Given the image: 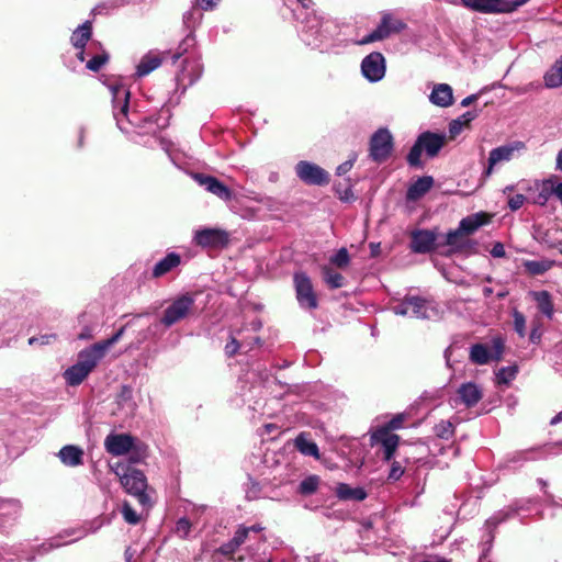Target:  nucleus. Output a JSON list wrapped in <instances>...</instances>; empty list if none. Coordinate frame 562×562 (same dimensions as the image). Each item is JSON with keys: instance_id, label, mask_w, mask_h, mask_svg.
<instances>
[{"instance_id": "obj_15", "label": "nucleus", "mask_w": 562, "mask_h": 562, "mask_svg": "<svg viewBox=\"0 0 562 562\" xmlns=\"http://www.w3.org/2000/svg\"><path fill=\"white\" fill-rule=\"evenodd\" d=\"M192 178L207 192L216 195L218 199L225 202H228L234 198V194L229 188L213 176L196 172L192 175Z\"/></svg>"}, {"instance_id": "obj_56", "label": "nucleus", "mask_w": 562, "mask_h": 562, "mask_svg": "<svg viewBox=\"0 0 562 562\" xmlns=\"http://www.w3.org/2000/svg\"><path fill=\"white\" fill-rule=\"evenodd\" d=\"M245 346V342H239L237 338L232 334L231 340L225 346V353L227 357H233L237 351Z\"/></svg>"}, {"instance_id": "obj_43", "label": "nucleus", "mask_w": 562, "mask_h": 562, "mask_svg": "<svg viewBox=\"0 0 562 562\" xmlns=\"http://www.w3.org/2000/svg\"><path fill=\"white\" fill-rule=\"evenodd\" d=\"M434 431L438 438L449 440L454 435V426L449 420H440L434 427Z\"/></svg>"}, {"instance_id": "obj_42", "label": "nucleus", "mask_w": 562, "mask_h": 562, "mask_svg": "<svg viewBox=\"0 0 562 562\" xmlns=\"http://www.w3.org/2000/svg\"><path fill=\"white\" fill-rule=\"evenodd\" d=\"M525 269L533 276L543 274L552 267L550 260H528L524 263Z\"/></svg>"}, {"instance_id": "obj_18", "label": "nucleus", "mask_w": 562, "mask_h": 562, "mask_svg": "<svg viewBox=\"0 0 562 562\" xmlns=\"http://www.w3.org/2000/svg\"><path fill=\"white\" fill-rule=\"evenodd\" d=\"M203 72V66L199 58H186L183 61V67L180 74L177 76L178 85L187 86L193 85Z\"/></svg>"}, {"instance_id": "obj_4", "label": "nucleus", "mask_w": 562, "mask_h": 562, "mask_svg": "<svg viewBox=\"0 0 562 562\" xmlns=\"http://www.w3.org/2000/svg\"><path fill=\"white\" fill-rule=\"evenodd\" d=\"M114 472L120 476L121 484L126 493L133 495L143 507L151 505L150 497L146 493L147 480L140 470L130 469L123 463H117Z\"/></svg>"}, {"instance_id": "obj_28", "label": "nucleus", "mask_w": 562, "mask_h": 562, "mask_svg": "<svg viewBox=\"0 0 562 562\" xmlns=\"http://www.w3.org/2000/svg\"><path fill=\"white\" fill-rule=\"evenodd\" d=\"M488 215L483 212L471 214L462 218L459 223V232L463 235H471L475 233L480 227L488 223Z\"/></svg>"}, {"instance_id": "obj_20", "label": "nucleus", "mask_w": 562, "mask_h": 562, "mask_svg": "<svg viewBox=\"0 0 562 562\" xmlns=\"http://www.w3.org/2000/svg\"><path fill=\"white\" fill-rule=\"evenodd\" d=\"M105 355L106 351L103 349V347L99 342H95L90 347L82 349L78 353L77 362L85 367L89 372H92V370L105 357Z\"/></svg>"}, {"instance_id": "obj_29", "label": "nucleus", "mask_w": 562, "mask_h": 562, "mask_svg": "<svg viewBox=\"0 0 562 562\" xmlns=\"http://www.w3.org/2000/svg\"><path fill=\"white\" fill-rule=\"evenodd\" d=\"M373 439L381 442L383 448V458L384 460L390 461L398 446V436L381 430L373 435Z\"/></svg>"}, {"instance_id": "obj_47", "label": "nucleus", "mask_w": 562, "mask_h": 562, "mask_svg": "<svg viewBox=\"0 0 562 562\" xmlns=\"http://www.w3.org/2000/svg\"><path fill=\"white\" fill-rule=\"evenodd\" d=\"M109 55L102 50L100 54L93 55L86 64V67L91 71H99L101 67L108 61Z\"/></svg>"}, {"instance_id": "obj_49", "label": "nucleus", "mask_w": 562, "mask_h": 562, "mask_svg": "<svg viewBox=\"0 0 562 562\" xmlns=\"http://www.w3.org/2000/svg\"><path fill=\"white\" fill-rule=\"evenodd\" d=\"M543 457V453L540 449H529L516 452L514 457L512 458V461H529V460H537L541 459Z\"/></svg>"}, {"instance_id": "obj_22", "label": "nucleus", "mask_w": 562, "mask_h": 562, "mask_svg": "<svg viewBox=\"0 0 562 562\" xmlns=\"http://www.w3.org/2000/svg\"><path fill=\"white\" fill-rule=\"evenodd\" d=\"M85 536L83 530H75V529H68L64 532L59 533L58 536L49 539L47 542H44L38 551L41 553H47L52 549L59 548L65 544H69Z\"/></svg>"}, {"instance_id": "obj_46", "label": "nucleus", "mask_w": 562, "mask_h": 562, "mask_svg": "<svg viewBox=\"0 0 562 562\" xmlns=\"http://www.w3.org/2000/svg\"><path fill=\"white\" fill-rule=\"evenodd\" d=\"M517 372H518V369L515 366L503 367L496 373L497 382L501 384H508L510 381H513L516 378Z\"/></svg>"}, {"instance_id": "obj_32", "label": "nucleus", "mask_w": 562, "mask_h": 562, "mask_svg": "<svg viewBox=\"0 0 562 562\" xmlns=\"http://www.w3.org/2000/svg\"><path fill=\"white\" fill-rule=\"evenodd\" d=\"M162 58L159 53L149 52L144 55L136 67V75L145 77L161 65Z\"/></svg>"}, {"instance_id": "obj_12", "label": "nucleus", "mask_w": 562, "mask_h": 562, "mask_svg": "<svg viewBox=\"0 0 562 562\" xmlns=\"http://www.w3.org/2000/svg\"><path fill=\"white\" fill-rule=\"evenodd\" d=\"M297 178L310 186H325L329 182V173L318 165L301 160L295 165Z\"/></svg>"}, {"instance_id": "obj_57", "label": "nucleus", "mask_w": 562, "mask_h": 562, "mask_svg": "<svg viewBox=\"0 0 562 562\" xmlns=\"http://www.w3.org/2000/svg\"><path fill=\"white\" fill-rule=\"evenodd\" d=\"M525 201H526V196L524 194H520V193L515 194L512 198H509L508 207L512 211H517L524 205Z\"/></svg>"}, {"instance_id": "obj_64", "label": "nucleus", "mask_w": 562, "mask_h": 562, "mask_svg": "<svg viewBox=\"0 0 562 562\" xmlns=\"http://www.w3.org/2000/svg\"><path fill=\"white\" fill-rule=\"evenodd\" d=\"M403 422H404V416L403 415H397L396 417L392 418L389 422V428H391V429H398V428L402 427Z\"/></svg>"}, {"instance_id": "obj_23", "label": "nucleus", "mask_w": 562, "mask_h": 562, "mask_svg": "<svg viewBox=\"0 0 562 562\" xmlns=\"http://www.w3.org/2000/svg\"><path fill=\"white\" fill-rule=\"evenodd\" d=\"M22 505L16 498L0 497V524L12 525L20 517Z\"/></svg>"}, {"instance_id": "obj_17", "label": "nucleus", "mask_w": 562, "mask_h": 562, "mask_svg": "<svg viewBox=\"0 0 562 562\" xmlns=\"http://www.w3.org/2000/svg\"><path fill=\"white\" fill-rule=\"evenodd\" d=\"M437 234L429 229H417L412 233L411 249L415 254H427L435 249Z\"/></svg>"}, {"instance_id": "obj_38", "label": "nucleus", "mask_w": 562, "mask_h": 562, "mask_svg": "<svg viewBox=\"0 0 562 562\" xmlns=\"http://www.w3.org/2000/svg\"><path fill=\"white\" fill-rule=\"evenodd\" d=\"M536 188L538 192L533 198V203L540 206H544L552 195V180L548 179L542 181L541 183H537Z\"/></svg>"}, {"instance_id": "obj_2", "label": "nucleus", "mask_w": 562, "mask_h": 562, "mask_svg": "<svg viewBox=\"0 0 562 562\" xmlns=\"http://www.w3.org/2000/svg\"><path fill=\"white\" fill-rule=\"evenodd\" d=\"M263 528L260 525L244 526L240 525L236 529L233 538L223 543L218 551L223 555H232L240 548H243L250 558L258 554L261 547L266 542V537L262 533Z\"/></svg>"}, {"instance_id": "obj_9", "label": "nucleus", "mask_w": 562, "mask_h": 562, "mask_svg": "<svg viewBox=\"0 0 562 562\" xmlns=\"http://www.w3.org/2000/svg\"><path fill=\"white\" fill-rule=\"evenodd\" d=\"M369 156L378 162H384L392 154L393 150V136L391 132L385 128H379L370 138Z\"/></svg>"}, {"instance_id": "obj_51", "label": "nucleus", "mask_w": 562, "mask_h": 562, "mask_svg": "<svg viewBox=\"0 0 562 562\" xmlns=\"http://www.w3.org/2000/svg\"><path fill=\"white\" fill-rule=\"evenodd\" d=\"M350 261L349 254L346 248H340L334 256L330 257V263L338 268H345Z\"/></svg>"}, {"instance_id": "obj_6", "label": "nucleus", "mask_w": 562, "mask_h": 562, "mask_svg": "<svg viewBox=\"0 0 562 562\" xmlns=\"http://www.w3.org/2000/svg\"><path fill=\"white\" fill-rule=\"evenodd\" d=\"M529 1L530 0H461L464 7L487 14L512 13Z\"/></svg>"}, {"instance_id": "obj_14", "label": "nucleus", "mask_w": 562, "mask_h": 562, "mask_svg": "<svg viewBox=\"0 0 562 562\" xmlns=\"http://www.w3.org/2000/svg\"><path fill=\"white\" fill-rule=\"evenodd\" d=\"M386 65L384 56L379 52L367 55L361 61V72L370 82H378L385 76Z\"/></svg>"}, {"instance_id": "obj_5", "label": "nucleus", "mask_w": 562, "mask_h": 562, "mask_svg": "<svg viewBox=\"0 0 562 562\" xmlns=\"http://www.w3.org/2000/svg\"><path fill=\"white\" fill-rule=\"evenodd\" d=\"M505 350L504 339L499 336L493 337L491 345L474 344L470 348L469 358L477 366L487 364L490 361H499Z\"/></svg>"}, {"instance_id": "obj_62", "label": "nucleus", "mask_w": 562, "mask_h": 562, "mask_svg": "<svg viewBox=\"0 0 562 562\" xmlns=\"http://www.w3.org/2000/svg\"><path fill=\"white\" fill-rule=\"evenodd\" d=\"M403 473L404 471L402 467L398 463H393L389 474V479L398 480Z\"/></svg>"}, {"instance_id": "obj_59", "label": "nucleus", "mask_w": 562, "mask_h": 562, "mask_svg": "<svg viewBox=\"0 0 562 562\" xmlns=\"http://www.w3.org/2000/svg\"><path fill=\"white\" fill-rule=\"evenodd\" d=\"M463 127H464V125L462 124L461 119L452 120L449 124L450 137L454 138L457 135H459L462 132Z\"/></svg>"}, {"instance_id": "obj_24", "label": "nucleus", "mask_w": 562, "mask_h": 562, "mask_svg": "<svg viewBox=\"0 0 562 562\" xmlns=\"http://www.w3.org/2000/svg\"><path fill=\"white\" fill-rule=\"evenodd\" d=\"M418 142L422 144L428 157H435L445 145L446 136L443 134L424 132L418 136Z\"/></svg>"}, {"instance_id": "obj_25", "label": "nucleus", "mask_w": 562, "mask_h": 562, "mask_svg": "<svg viewBox=\"0 0 562 562\" xmlns=\"http://www.w3.org/2000/svg\"><path fill=\"white\" fill-rule=\"evenodd\" d=\"M57 456L64 465L75 468L83 464L85 451L79 446L66 445Z\"/></svg>"}, {"instance_id": "obj_58", "label": "nucleus", "mask_w": 562, "mask_h": 562, "mask_svg": "<svg viewBox=\"0 0 562 562\" xmlns=\"http://www.w3.org/2000/svg\"><path fill=\"white\" fill-rule=\"evenodd\" d=\"M56 336L54 334H49V335H41L40 337H31L29 339V345L30 346H34L36 344H40V345H48L50 344L53 340H55Z\"/></svg>"}, {"instance_id": "obj_39", "label": "nucleus", "mask_w": 562, "mask_h": 562, "mask_svg": "<svg viewBox=\"0 0 562 562\" xmlns=\"http://www.w3.org/2000/svg\"><path fill=\"white\" fill-rule=\"evenodd\" d=\"M202 19H203L202 12L198 8L193 7L183 13V16H182L183 26L189 31V33L193 34L194 30L201 23Z\"/></svg>"}, {"instance_id": "obj_61", "label": "nucleus", "mask_w": 562, "mask_h": 562, "mask_svg": "<svg viewBox=\"0 0 562 562\" xmlns=\"http://www.w3.org/2000/svg\"><path fill=\"white\" fill-rule=\"evenodd\" d=\"M505 248L502 243H495L491 249V255L494 258H503L505 256Z\"/></svg>"}, {"instance_id": "obj_16", "label": "nucleus", "mask_w": 562, "mask_h": 562, "mask_svg": "<svg viewBox=\"0 0 562 562\" xmlns=\"http://www.w3.org/2000/svg\"><path fill=\"white\" fill-rule=\"evenodd\" d=\"M135 445V438L127 434H110L104 440L105 449L113 456H123L130 452Z\"/></svg>"}, {"instance_id": "obj_26", "label": "nucleus", "mask_w": 562, "mask_h": 562, "mask_svg": "<svg viewBox=\"0 0 562 562\" xmlns=\"http://www.w3.org/2000/svg\"><path fill=\"white\" fill-rule=\"evenodd\" d=\"M458 395L460 401L467 407H473L481 401L483 396L482 390L474 382H467L461 384L458 389Z\"/></svg>"}, {"instance_id": "obj_35", "label": "nucleus", "mask_w": 562, "mask_h": 562, "mask_svg": "<svg viewBox=\"0 0 562 562\" xmlns=\"http://www.w3.org/2000/svg\"><path fill=\"white\" fill-rule=\"evenodd\" d=\"M531 296L537 302L539 311L548 318H552L554 314V306L551 300V294L543 290L531 292Z\"/></svg>"}, {"instance_id": "obj_31", "label": "nucleus", "mask_w": 562, "mask_h": 562, "mask_svg": "<svg viewBox=\"0 0 562 562\" xmlns=\"http://www.w3.org/2000/svg\"><path fill=\"white\" fill-rule=\"evenodd\" d=\"M180 263V255L176 252H169L154 266L153 277L160 278L170 272L172 269L177 268Z\"/></svg>"}, {"instance_id": "obj_36", "label": "nucleus", "mask_w": 562, "mask_h": 562, "mask_svg": "<svg viewBox=\"0 0 562 562\" xmlns=\"http://www.w3.org/2000/svg\"><path fill=\"white\" fill-rule=\"evenodd\" d=\"M543 81L544 86L549 89L562 86V56L544 74Z\"/></svg>"}, {"instance_id": "obj_53", "label": "nucleus", "mask_w": 562, "mask_h": 562, "mask_svg": "<svg viewBox=\"0 0 562 562\" xmlns=\"http://www.w3.org/2000/svg\"><path fill=\"white\" fill-rule=\"evenodd\" d=\"M191 522L188 518L181 517L176 522L175 531L178 536L186 538L191 531Z\"/></svg>"}, {"instance_id": "obj_27", "label": "nucleus", "mask_w": 562, "mask_h": 562, "mask_svg": "<svg viewBox=\"0 0 562 562\" xmlns=\"http://www.w3.org/2000/svg\"><path fill=\"white\" fill-rule=\"evenodd\" d=\"M429 101L440 108H448L453 103L452 88L447 83L435 85Z\"/></svg>"}, {"instance_id": "obj_50", "label": "nucleus", "mask_w": 562, "mask_h": 562, "mask_svg": "<svg viewBox=\"0 0 562 562\" xmlns=\"http://www.w3.org/2000/svg\"><path fill=\"white\" fill-rule=\"evenodd\" d=\"M514 318V330L520 338L526 336V317L518 310H514L513 313Z\"/></svg>"}, {"instance_id": "obj_13", "label": "nucleus", "mask_w": 562, "mask_h": 562, "mask_svg": "<svg viewBox=\"0 0 562 562\" xmlns=\"http://www.w3.org/2000/svg\"><path fill=\"white\" fill-rule=\"evenodd\" d=\"M328 24V22H325ZM327 27L324 29L323 19L316 14L308 15L301 29L302 40L310 46H318L327 36Z\"/></svg>"}, {"instance_id": "obj_3", "label": "nucleus", "mask_w": 562, "mask_h": 562, "mask_svg": "<svg viewBox=\"0 0 562 562\" xmlns=\"http://www.w3.org/2000/svg\"><path fill=\"white\" fill-rule=\"evenodd\" d=\"M395 315L409 316L418 319H438L441 315L439 305L420 296L406 295L402 301L391 307Z\"/></svg>"}, {"instance_id": "obj_48", "label": "nucleus", "mask_w": 562, "mask_h": 562, "mask_svg": "<svg viewBox=\"0 0 562 562\" xmlns=\"http://www.w3.org/2000/svg\"><path fill=\"white\" fill-rule=\"evenodd\" d=\"M423 150L422 144H419L417 139L407 155V162L409 166L422 167L420 156Z\"/></svg>"}, {"instance_id": "obj_10", "label": "nucleus", "mask_w": 562, "mask_h": 562, "mask_svg": "<svg viewBox=\"0 0 562 562\" xmlns=\"http://www.w3.org/2000/svg\"><path fill=\"white\" fill-rule=\"evenodd\" d=\"M405 26L406 24L403 21L395 19L392 13L384 12L382 14L378 27L373 32L364 36L362 40H360L358 44L364 45L372 42L384 40L393 33L401 32L402 30L405 29Z\"/></svg>"}, {"instance_id": "obj_63", "label": "nucleus", "mask_w": 562, "mask_h": 562, "mask_svg": "<svg viewBox=\"0 0 562 562\" xmlns=\"http://www.w3.org/2000/svg\"><path fill=\"white\" fill-rule=\"evenodd\" d=\"M200 4L201 9L204 11L213 10L216 5L218 0H196Z\"/></svg>"}, {"instance_id": "obj_34", "label": "nucleus", "mask_w": 562, "mask_h": 562, "mask_svg": "<svg viewBox=\"0 0 562 562\" xmlns=\"http://www.w3.org/2000/svg\"><path fill=\"white\" fill-rule=\"evenodd\" d=\"M336 496L341 501L361 502L368 494L362 487H352L346 483H339L335 490Z\"/></svg>"}, {"instance_id": "obj_45", "label": "nucleus", "mask_w": 562, "mask_h": 562, "mask_svg": "<svg viewBox=\"0 0 562 562\" xmlns=\"http://www.w3.org/2000/svg\"><path fill=\"white\" fill-rule=\"evenodd\" d=\"M318 485L319 477L317 475H310L300 483L297 491L302 495H311L316 492Z\"/></svg>"}, {"instance_id": "obj_1", "label": "nucleus", "mask_w": 562, "mask_h": 562, "mask_svg": "<svg viewBox=\"0 0 562 562\" xmlns=\"http://www.w3.org/2000/svg\"><path fill=\"white\" fill-rule=\"evenodd\" d=\"M110 89L112 93L113 115L117 127L122 132L130 133V126H132L139 134H154L160 128L154 116H140L136 112L128 113L130 91L125 86L114 85L111 86Z\"/></svg>"}, {"instance_id": "obj_52", "label": "nucleus", "mask_w": 562, "mask_h": 562, "mask_svg": "<svg viewBox=\"0 0 562 562\" xmlns=\"http://www.w3.org/2000/svg\"><path fill=\"white\" fill-rule=\"evenodd\" d=\"M131 323H127L126 325L122 326L114 335H112L110 338L108 339H104V340H101V341H98L102 347L103 349L108 352V350L113 346L115 345L121 338L122 336L124 335L127 326H130Z\"/></svg>"}, {"instance_id": "obj_54", "label": "nucleus", "mask_w": 562, "mask_h": 562, "mask_svg": "<svg viewBox=\"0 0 562 562\" xmlns=\"http://www.w3.org/2000/svg\"><path fill=\"white\" fill-rule=\"evenodd\" d=\"M122 515L126 522L131 525H136L139 521V516L132 508L128 503H124L122 506Z\"/></svg>"}, {"instance_id": "obj_40", "label": "nucleus", "mask_w": 562, "mask_h": 562, "mask_svg": "<svg viewBox=\"0 0 562 562\" xmlns=\"http://www.w3.org/2000/svg\"><path fill=\"white\" fill-rule=\"evenodd\" d=\"M514 513H516V509H502L496 512L486 520L485 528L487 529L491 539L493 538L492 530L496 528L501 522L505 521Z\"/></svg>"}, {"instance_id": "obj_60", "label": "nucleus", "mask_w": 562, "mask_h": 562, "mask_svg": "<svg viewBox=\"0 0 562 562\" xmlns=\"http://www.w3.org/2000/svg\"><path fill=\"white\" fill-rule=\"evenodd\" d=\"M353 162H355V158L340 164L336 170L337 175L342 176V175L347 173L348 171H350L353 166Z\"/></svg>"}, {"instance_id": "obj_44", "label": "nucleus", "mask_w": 562, "mask_h": 562, "mask_svg": "<svg viewBox=\"0 0 562 562\" xmlns=\"http://www.w3.org/2000/svg\"><path fill=\"white\" fill-rule=\"evenodd\" d=\"M195 45L194 34L188 33L186 37L178 45L177 50L172 55V60L176 63L181 56L190 50Z\"/></svg>"}, {"instance_id": "obj_55", "label": "nucleus", "mask_w": 562, "mask_h": 562, "mask_svg": "<svg viewBox=\"0 0 562 562\" xmlns=\"http://www.w3.org/2000/svg\"><path fill=\"white\" fill-rule=\"evenodd\" d=\"M460 235H463V234L461 232H459V227L456 231H450L447 234L446 244L448 246L454 247L457 249H462L465 245L459 243V236Z\"/></svg>"}, {"instance_id": "obj_30", "label": "nucleus", "mask_w": 562, "mask_h": 562, "mask_svg": "<svg viewBox=\"0 0 562 562\" xmlns=\"http://www.w3.org/2000/svg\"><path fill=\"white\" fill-rule=\"evenodd\" d=\"M434 186V179L430 176L419 177L407 189L406 198L409 201H417L423 198Z\"/></svg>"}, {"instance_id": "obj_21", "label": "nucleus", "mask_w": 562, "mask_h": 562, "mask_svg": "<svg viewBox=\"0 0 562 562\" xmlns=\"http://www.w3.org/2000/svg\"><path fill=\"white\" fill-rule=\"evenodd\" d=\"M92 35V24L90 21L83 22L79 25L72 33L70 37V42L75 48L78 49L77 58L80 61H85L86 56V45L90 41Z\"/></svg>"}, {"instance_id": "obj_19", "label": "nucleus", "mask_w": 562, "mask_h": 562, "mask_svg": "<svg viewBox=\"0 0 562 562\" xmlns=\"http://www.w3.org/2000/svg\"><path fill=\"white\" fill-rule=\"evenodd\" d=\"M525 148V144L522 142H514L513 144L499 146L490 151L488 156V167L486 170V175H491L495 165L509 161L515 151Z\"/></svg>"}, {"instance_id": "obj_33", "label": "nucleus", "mask_w": 562, "mask_h": 562, "mask_svg": "<svg viewBox=\"0 0 562 562\" xmlns=\"http://www.w3.org/2000/svg\"><path fill=\"white\" fill-rule=\"evenodd\" d=\"M294 446L303 456L319 459V450L307 432H300L294 439Z\"/></svg>"}, {"instance_id": "obj_37", "label": "nucleus", "mask_w": 562, "mask_h": 562, "mask_svg": "<svg viewBox=\"0 0 562 562\" xmlns=\"http://www.w3.org/2000/svg\"><path fill=\"white\" fill-rule=\"evenodd\" d=\"M89 374L90 372L85 367L76 362L65 371L64 378L68 385L77 386L82 383Z\"/></svg>"}, {"instance_id": "obj_41", "label": "nucleus", "mask_w": 562, "mask_h": 562, "mask_svg": "<svg viewBox=\"0 0 562 562\" xmlns=\"http://www.w3.org/2000/svg\"><path fill=\"white\" fill-rule=\"evenodd\" d=\"M323 276H324L325 283L330 289H339V288L344 286L345 278L342 277V274L334 271L331 268L324 267Z\"/></svg>"}, {"instance_id": "obj_7", "label": "nucleus", "mask_w": 562, "mask_h": 562, "mask_svg": "<svg viewBox=\"0 0 562 562\" xmlns=\"http://www.w3.org/2000/svg\"><path fill=\"white\" fill-rule=\"evenodd\" d=\"M293 282L300 307L307 311L317 308L318 300L311 278L305 272H295Z\"/></svg>"}, {"instance_id": "obj_11", "label": "nucleus", "mask_w": 562, "mask_h": 562, "mask_svg": "<svg viewBox=\"0 0 562 562\" xmlns=\"http://www.w3.org/2000/svg\"><path fill=\"white\" fill-rule=\"evenodd\" d=\"M193 241L202 248L220 249L227 246L229 237L224 229L205 227L194 232Z\"/></svg>"}, {"instance_id": "obj_8", "label": "nucleus", "mask_w": 562, "mask_h": 562, "mask_svg": "<svg viewBox=\"0 0 562 562\" xmlns=\"http://www.w3.org/2000/svg\"><path fill=\"white\" fill-rule=\"evenodd\" d=\"M194 305V297L189 294H182L173 300L165 310L160 323L165 327H171L176 323L186 318L192 311Z\"/></svg>"}]
</instances>
